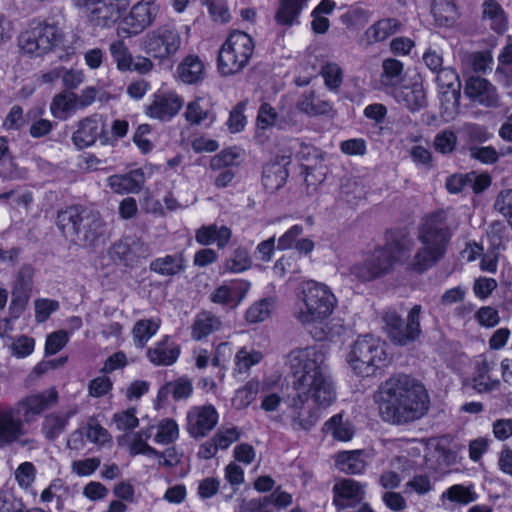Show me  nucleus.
<instances>
[{
    "label": "nucleus",
    "mask_w": 512,
    "mask_h": 512,
    "mask_svg": "<svg viewBox=\"0 0 512 512\" xmlns=\"http://www.w3.org/2000/svg\"><path fill=\"white\" fill-rule=\"evenodd\" d=\"M321 348L310 346L292 350L287 365L296 391L291 401V426L295 431L311 430L320 418L319 408L336 400V389Z\"/></svg>",
    "instance_id": "nucleus-1"
},
{
    "label": "nucleus",
    "mask_w": 512,
    "mask_h": 512,
    "mask_svg": "<svg viewBox=\"0 0 512 512\" xmlns=\"http://www.w3.org/2000/svg\"><path fill=\"white\" fill-rule=\"evenodd\" d=\"M378 398L383 418L398 425L422 418L430 403L425 388L406 374L393 375L383 382Z\"/></svg>",
    "instance_id": "nucleus-2"
},
{
    "label": "nucleus",
    "mask_w": 512,
    "mask_h": 512,
    "mask_svg": "<svg viewBox=\"0 0 512 512\" xmlns=\"http://www.w3.org/2000/svg\"><path fill=\"white\" fill-rule=\"evenodd\" d=\"M452 238L448 214L443 210L434 211L422 218L418 239L422 243L410 263V269L423 273L434 266L446 254Z\"/></svg>",
    "instance_id": "nucleus-3"
},
{
    "label": "nucleus",
    "mask_w": 512,
    "mask_h": 512,
    "mask_svg": "<svg viewBox=\"0 0 512 512\" xmlns=\"http://www.w3.org/2000/svg\"><path fill=\"white\" fill-rule=\"evenodd\" d=\"M57 227L66 238L83 247H95L104 241L106 228L99 212L69 206L58 212Z\"/></svg>",
    "instance_id": "nucleus-4"
},
{
    "label": "nucleus",
    "mask_w": 512,
    "mask_h": 512,
    "mask_svg": "<svg viewBox=\"0 0 512 512\" xmlns=\"http://www.w3.org/2000/svg\"><path fill=\"white\" fill-rule=\"evenodd\" d=\"M301 305L296 318L302 324L322 322L327 319L336 306V297L325 284L313 280L301 285Z\"/></svg>",
    "instance_id": "nucleus-5"
},
{
    "label": "nucleus",
    "mask_w": 512,
    "mask_h": 512,
    "mask_svg": "<svg viewBox=\"0 0 512 512\" xmlns=\"http://www.w3.org/2000/svg\"><path fill=\"white\" fill-rule=\"evenodd\" d=\"M409 249L398 241L376 248L363 262L350 267V274L359 281L367 282L389 273L395 263L406 259Z\"/></svg>",
    "instance_id": "nucleus-6"
},
{
    "label": "nucleus",
    "mask_w": 512,
    "mask_h": 512,
    "mask_svg": "<svg viewBox=\"0 0 512 512\" xmlns=\"http://www.w3.org/2000/svg\"><path fill=\"white\" fill-rule=\"evenodd\" d=\"M348 363L355 374L369 377L387 363L384 343L370 334L359 336L351 346Z\"/></svg>",
    "instance_id": "nucleus-7"
},
{
    "label": "nucleus",
    "mask_w": 512,
    "mask_h": 512,
    "mask_svg": "<svg viewBox=\"0 0 512 512\" xmlns=\"http://www.w3.org/2000/svg\"><path fill=\"white\" fill-rule=\"evenodd\" d=\"M254 50L250 35L242 31L232 32L218 54V69L223 76L236 74L248 64Z\"/></svg>",
    "instance_id": "nucleus-8"
},
{
    "label": "nucleus",
    "mask_w": 512,
    "mask_h": 512,
    "mask_svg": "<svg viewBox=\"0 0 512 512\" xmlns=\"http://www.w3.org/2000/svg\"><path fill=\"white\" fill-rule=\"evenodd\" d=\"M421 305H414L404 322L401 315L393 308H387L382 314L384 330L389 339L397 345L406 346L416 341L421 333Z\"/></svg>",
    "instance_id": "nucleus-9"
},
{
    "label": "nucleus",
    "mask_w": 512,
    "mask_h": 512,
    "mask_svg": "<svg viewBox=\"0 0 512 512\" xmlns=\"http://www.w3.org/2000/svg\"><path fill=\"white\" fill-rule=\"evenodd\" d=\"M63 40L61 30L54 24L37 23L18 36L20 50L33 57H42L59 46Z\"/></svg>",
    "instance_id": "nucleus-10"
},
{
    "label": "nucleus",
    "mask_w": 512,
    "mask_h": 512,
    "mask_svg": "<svg viewBox=\"0 0 512 512\" xmlns=\"http://www.w3.org/2000/svg\"><path fill=\"white\" fill-rule=\"evenodd\" d=\"M182 39L173 23H166L148 32L142 41L146 54L164 60L175 55L180 49Z\"/></svg>",
    "instance_id": "nucleus-11"
},
{
    "label": "nucleus",
    "mask_w": 512,
    "mask_h": 512,
    "mask_svg": "<svg viewBox=\"0 0 512 512\" xmlns=\"http://www.w3.org/2000/svg\"><path fill=\"white\" fill-rule=\"evenodd\" d=\"M25 421L13 406L0 410V449L18 444L21 447L30 446L32 439L24 438L26 434Z\"/></svg>",
    "instance_id": "nucleus-12"
},
{
    "label": "nucleus",
    "mask_w": 512,
    "mask_h": 512,
    "mask_svg": "<svg viewBox=\"0 0 512 512\" xmlns=\"http://www.w3.org/2000/svg\"><path fill=\"white\" fill-rule=\"evenodd\" d=\"M464 93L472 102L485 108H499L501 98L495 85L480 76L466 80Z\"/></svg>",
    "instance_id": "nucleus-13"
},
{
    "label": "nucleus",
    "mask_w": 512,
    "mask_h": 512,
    "mask_svg": "<svg viewBox=\"0 0 512 512\" xmlns=\"http://www.w3.org/2000/svg\"><path fill=\"white\" fill-rule=\"evenodd\" d=\"M58 400V393L54 388L49 390L31 394L13 405L18 414L22 417L26 424L34 421L36 415H40L47 408L55 405Z\"/></svg>",
    "instance_id": "nucleus-14"
},
{
    "label": "nucleus",
    "mask_w": 512,
    "mask_h": 512,
    "mask_svg": "<svg viewBox=\"0 0 512 512\" xmlns=\"http://www.w3.org/2000/svg\"><path fill=\"white\" fill-rule=\"evenodd\" d=\"M128 5L129 0H98L89 8V22L94 27L109 28L120 19Z\"/></svg>",
    "instance_id": "nucleus-15"
},
{
    "label": "nucleus",
    "mask_w": 512,
    "mask_h": 512,
    "mask_svg": "<svg viewBox=\"0 0 512 512\" xmlns=\"http://www.w3.org/2000/svg\"><path fill=\"white\" fill-rule=\"evenodd\" d=\"M159 13V5L156 0H141L130 10L124 18V24L128 27V33L137 35L150 27Z\"/></svg>",
    "instance_id": "nucleus-16"
},
{
    "label": "nucleus",
    "mask_w": 512,
    "mask_h": 512,
    "mask_svg": "<svg viewBox=\"0 0 512 512\" xmlns=\"http://www.w3.org/2000/svg\"><path fill=\"white\" fill-rule=\"evenodd\" d=\"M98 138L102 144H107L109 141L105 131V124L97 115L81 120L78 124V129L72 135V141L79 149L93 145Z\"/></svg>",
    "instance_id": "nucleus-17"
},
{
    "label": "nucleus",
    "mask_w": 512,
    "mask_h": 512,
    "mask_svg": "<svg viewBox=\"0 0 512 512\" xmlns=\"http://www.w3.org/2000/svg\"><path fill=\"white\" fill-rule=\"evenodd\" d=\"M150 247L137 237H126L114 243L110 255L126 266H133L141 258L150 255Z\"/></svg>",
    "instance_id": "nucleus-18"
},
{
    "label": "nucleus",
    "mask_w": 512,
    "mask_h": 512,
    "mask_svg": "<svg viewBox=\"0 0 512 512\" xmlns=\"http://www.w3.org/2000/svg\"><path fill=\"white\" fill-rule=\"evenodd\" d=\"M187 421V431L191 437H204L216 426L218 413L212 405L197 407L188 414Z\"/></svg>",
    "instance_id": "nucleus-19"
},
{
    "label": "nucleus",
    "mask_w": 512,
    "mask_h": 512,
    "mask_svg": "<svg viewBox=\"0 0 512 512\" xmlns=\"http://www.w3.org/2000/svg\"><path fill=\"white\" fill-rule=\"evenodd\" d=\"M182 105V99L176 94L159 95L147 106L146 113L154 119L161 121L170 120L180 111Z\"/></svg>",
    "instance_id": "nucleus-20"
},
{
    "label": "nucleus",
    "mask_w": 512,
    "mask_h": 512,
    "mask_svg": "<svg viewBox=\"0 0 512 512\" xmlns=\"http://www.w3.org/2000/svg\"><path fill=\"white\" fill-rule=\"evenodd\" d=\"M335 493L334 504L341 509L352 503H359L364 499L365 486L352 479H343L333 487Z\"/></svg>",
    "instance_id": "nucleus-21"
},
{
    "label": "nucleus",
    "mask_w": 512,
    "mask_h": 512,
    "mask_svg": "<svg viewBox=\"0 0 512 512\" xmlns=\"http://www.w3.org/2000/svg\"><path fill=\"white\" fill-rule=\"evenodd\" d=\"M394 97L412 113L425 108L428 104L426 91L421 83L399 88L394 92Z\"/></svg>",
    "instance_id": "nucleus-22"
},
{
    "label": "nucleus",
    "mask_w": 512,
    "mask_h": 512,
    "mask_svg": "<svg viewBox=\"0 0 512 512\" xmlns=\"http://www.w3.org/2000/svg\"><path fill=\"white\" fill-rule=\"evenodd\" d=\"M403 81V63L394 58H387L382 63V73L380 75L378 90L386 93L397 91Z\"/></svg>",
    "instance_id": "nucleus-23"
},
{
    "label": "nucleus",
    "mask_w": 512,
    "mask_h": 512,
    "mask_svg": "<svg viewBox=\"0 0 512 512\" xmlns=\"http://www.w3.org/2000/svg\"><path fill=\"white\" fill-rule=\"evenodd\" d=\"M180 355V347L168 336L147 350L148 359L156 366H170Z\"/></svg>",
    "instance_id": "nucleus-24"
},
{
    "label": "nucleus",
    "mask_w": 512,
    "mask_h": 512,
    "mask_svg": "<svg viewBox=\"0 0 512 512\" xmlns=\"http://www.w3.org/2000/svg\"><path fill=\"white\" fill-rule=\"evenodd\" d=\"M144 184V174L141 170H133L124 175H112L108 185L118 194L138 193Z\"/></svg>",
    "instance_id": "nucleus-25"
},
{
    "label": "nucleus",
    "mask_w": 512,
    "mask_h": 512,
    "mask_svg": "<svg viewBox=\"0 0 512 512\" xmlns=\"http://www.w3.org/2000/svg\"><path fill=\"white\" fill-rule=\"evenodd\" d=\"M308 0H279L275 13V21L282 26H292L298 23V18Z\"/></svg>",
    "instance_id": "nucleus-26"
},
{
    "label": "nucleus",
    "mask_w": 512,
    "mask_h": 512,
    "mask_svg": "<svg viewBox=\"0 0 512 512\" xmlns=\"http://www.w3.org/2000/svg\"><path fill=\"white\" fill-rule=\"evenodd\" d=\"M287 177L285 164L270 162L263 168L262 183L267 191L274 192L285 184Z\"/></svg>",
    "instance_id": "nucleus-27"
},
{
    "label": "nucleus",
    "mask_w": 512,
    "mask_h": 512,
    "mask_svg": "<svg viewBox=\"0 0 512 512\" xmlns=\"http://www.w3.org/2000/svg\"><path fill=\"white\" fill-rule=\"evenodd\" d=\"M493 367L494 363L489 362L487 359H482L477 363L476 375L473 378V388L477 392H491L499 388L500 381L498 379H492L489 375Z\"/></svg>",
    "instance_id": "nucleus-28"
},
{
    "label": "nucleus",
    "mask_w": 512,
    "mask_h": 512,
    "mask_svg": "<svg viewBox=\"0 0 512 512\" xmlns=\"http://www.w3.org/2000/svg\"><path fill=\"white\" fill-rule=\"evenodd\" d=\"M297 109L308 116L326 115L332 111V105L316 97L314 91L304 92L297 102Z\"/></svg>",
    "instance_id": "nucleus-29"
},
{
    "label": "nucleus",
    "mask_w": 512,
    "mask_h": 512,
    "mask_svg": "<svg viewBox=\"0 0 512 512\" xmlns=\"http://www.w3.org/2000/svg\"><path fill=\"white\" fill-rule=\"evenodd\" d=\"M184 259L179 253L153 260L149 269L161 276H174L184 270Z\"/></svg>",
    "instance_id": "nucleus-30"
},
{
    "label": "nucleus",
    "mask_w": 512,
    "mask_h": 512,
    "mask_svg": "<svg viewBox=\"0 0 512 512\" xmlns=\"http://www.w3.org/2000/svg\"><path fill=\"white\" fill-rule=\"evenodd\" d=\"M178 73L184 83H197L203 79L204 64L198 56L189 55L178 66Z\"/></svg>",
    "instance_id": "nucleus-31"
},
{
    "label": "nucleus",
    "mask_w": 512,
    "mask_h": 512,
    "mask_svg": "<svg viewBox=\"0 0 512 512\" xmlns=\"http://www.w3.org/2000/svg\"><path fill=\"white\" fill-rule=\"evenodd\" d=\"M482 18L490 20V27L498 34L507 29V19L504 10L496 0H485L482 5Z\"/></svg>",
    "instance_id": "nucleus-32"
},
{
    "label": "nucleus",
    "mask_w": 512,
    "mask_h": 512,
    "mask_svg": "<svg viewBox=\"0 0 512 512\" xmlns=\"http://www.w3.org/2000/svg\"><path fill=\"white\" fill-rule=\"evenodd\" d=\"M461 90L440 91V117L445 122L454 120L460 111Z\"/></svg>",
    "instance_id": "nucleus-33"
},
{
    "label": "nucleus",
    "mask_w": 512,
    "mask_h": 512,
    "mask_svg": "<svg viewBox=\"0 0 512 512\" xmlns=\"http://www.w3.org/2000/svg\"><path fill=\"white\" fill-rule=\"evenodd\" d=\"M193 391V386L188 378L181 377L175 381L168 382L158 391V399L166 400L172 394L174 400L187 399Z\"/></svg>",
    "instance_id": "nucleus-34"
},
{
    "label": "nucleus",
    "mask_w": 512,
    "mask_h": 512,
    "mask_svg": "<svg viewBox=\"0 0 512 512\" xmlns=\"http://www.w3.org/2000/svg\"><path fill=\"white\" fill-rule=\"evenodd\" d=\"M431 12L436 23L440 26L453 24L458 16L457 8L453 0H433Z\"/></svg>",
    "instance_id": "nucleus-35"
},
{
    "label": "nucleus",
    "mask_w": 512,
    "mask_h": 512,
    "mask_svg": "<svg viewBox=\"0 0 512 512\" xmlns=\"http://www.w3.org/2000/svg\"><path fill=\"white\" fill-rule=\"evenodd\" d=\"M221 326V321L218 317L210 312H201L196 316L192 325V337L195 340H201L207 337L212 332L218 330Z\"/></svg>",
    "instance_id": "nucleus-36"
},
{
    "label": "nucleus",
    "mask_w": 512,
    "mask_h": 512,
    "mask_svg": "<svg viewBox=\"0 0 512 512\" xmlns=\"http://www.w3.org/2000/svg\"><path fill=\"white\" fill-rule=\"evenodd\" d=\"M77 106V95L73 92H62L54 96L50 110L54 117L66 119Z\"/></svg>",
    "instance_id": "nucleus-37"
},
{
    "label": "nucleus",
    "mask_w": 512,
    "mask_h": 512,
    "mask_svg": "<svg viewBox=\"0 0 512 512\" xmlns=\"http://www.w3.org/2000/svg\"><path fill=\"white\" fill-rule=\"evenodd\" d=\"M361 456L360 451H343L339 453L336 464L346 474H358L365 468V462Z\"/></svg>",
    "instance_id": "nucleus-38"
},
{
    "label": "nucleus",
    "mask_w": 512,
    "mask_h": 512,
    "mask_svg": "<svg viewBox=\"0 0 512 512\" xmlns=\"http://www.w3.org/2000/svg\"><path fill=\"white\" fill-rule=\"evenodd\" d=\"M401 26L402 24L399 20L395 18H385L372 25L369 28L368 33L371 34L374 41H384L391 35L398 32Z\"/></svg>",
    "instance_id": "nucleus-39"
},
{
    "label": "nucleus",
    "mask_w": 512,
    "mask_h": 512,
    "mask_svg": "<svg viewBox=\"0 0 512 512\" xmlns=\"http://www.w3.org/2000/svg\"><path fill=\"white\" fill-rule=\"evenodd\" d=\"M71 415H73V412L63 416L54 413L47 415L42 424V430L46 438L53 440L58 437L65 430Z\"/></svg>",
    "instance_id": "nucleus-40"
},
{
    "label": "nucleus",
    "mask_w": 512,
    "mask_h": 512,
    "mask_svg": "<svg viewBox=\"0 0 512 512\" xmlns=\"http://www.w3.org/2000/svg\"><path fill=\"white\" fill-rule=\"evenodd\" d=\"M341 414L331 417L325 424L323 430L330 432L337 440L348 441L353 436V429L348 422H343Z\"/></svg>",
    "instance_id": "nucleus-41"
},
{
    "label": "nucleus",
    "mask_w": 512,
    "mask_h": 512,
    "mask_svg": "<svg viewBox=\"0 0 512 512\" xmlns=\"http://www.w3.org/2000/svg\"><path fill=\"white\" fill-rule=\"evenodd\" d=\"M158 329L159 323L154 320L144 319L137 321L133 327L135 345L143 348L147 341L156 334Z\"/></svg>",
    "instance_id": "nucleus-42"
},
{
    "label": "nucleus",
    "mask_w": 512,
    "mask_h": 512,
    "mask_svg": "<svg viewBox=\"0 0 512 512\" xmlns=\"http://www.w3.org/2000/svg\"><path fill=\"white\" fill-rule=\"evenodd\" d=\"M200 98L188 103L184 113L185 119L192 125H200L205 120L212 122L214 116L210 113L207 107L202 105Z\"/></svg>",
    "instance_id": "nucleus-43"
},
{
    "label": "nucleus",
    "mask_w": 512,
    "mask_h": 512,
    "mask_svg": "<svg viewBox=\"0 0 512 512\" xmlns=\"http://www.w3.org/2000/svg\"><path fill=\"white\" fill-rule=\"evenodd\" d=\"M178 436L177 423L173 419L165 418L158 423L154 440L156 443L167 445L174 442Z\"/></svg>",
    "instance_id": "nucleus-44"
},
{
    "label": "nucleus",
    "mask_w": 512,
    "mask_h": 512,
    "mask_svg": "<svg viewBox=\"0 0 512 512\" xmlns=\"http://www.w3.org/2000/svg\"><path fill=\"white\" fill-rule=\"evenodd\" d=\"M259 391V383L257 381H249L246 385L236 391L233 399L234 405L238 409H243L249 406L256 398Z\"/></svg>",
    "instance_id": "nucleus-45"
},
{
    "label": "nucleus",
    "mask_w": 512,
    "mask_h": 512,
    "mask_svg": "<svg viewBox=\"0 0 512 512\" xmlns=\"http://www.w3.org/2000/svg\"><path fill=\"white\" fill-rule=\"evenodd\" d=\"M442 498H447L452 502H457L462 505H467L476 500L477 495L470 489L463 485L456 484L448 488L443 494Z\"/></svg>",
    "instance_id": "nucleus-46"
},
{
    "label": "nucleus",
    "mask_w": 512,
    "mask_h": 512,
    "mask_svg": "<svg viewBox=\"0 0 512 512\" xmlns=\"http://www.w3.org/2000/svg\"><path fill=\"white\" fill-rule=\"evenodd\" d=\"M436 82L440 91L461 90V82L459 75L454 69L450 67L440 69L437 72Z\"/></svg>",
    "instance_id": "nucleus-47"
},
{
    "label": "nucleus",
    "mask_w": 512,
    "mask_h": 512,
    "mask_svg": "<svg viewBox=\"0 0 512 512\" xmlns=\"http://www.w3.org/2000/svg\"><path fill=\"white\" fill-rule=\"evenodd\" d=\"M110 53L121 71H128L131 64L132 55L123 41L117 40L110 44Z\"/></svg>",
    "instance_id": "nucleus-48"
},
{
    "label": "nucleus",
    "mask_w": 512,
    "mask_h": 512,
    "mask_svg": "<svg viewBox=\"0 0 512 512\" xmlns=\"http://www.w3.org/2000/svg\"><path fill=\"white\" fill-rule=\"evenodd\" d=\"M250 258L246 249L237 248L225 263V271L239 273L250 267Z\"/></svg>",
    "instance_id": "nucleus-49"
},
{
    "label": "nucleus",
    "mask_w": 512,
    "mask_h": 512,
    "mask_svg": "<svg viewBox=\"0 0 512 512\" xmlns=\"http://www.w3.org/2000/svg\"><path fill=\"white\" fill-rule=\"evenodd\" d=\"M272 302L268 299L253 304L246 311V320L250 323H258L266 320L271 313Z\"/></svg>",
    "instance_id": "nucleus-50"
},
{
    "label": "nucleus",
    "mask_w": 512,
    "mask_h": 512,
    "mask_svg": "<svg viewBox=\"0 0 512 512\" xmlns=\"http://www.w3.org/2000/svg\"><path fill=\"white\" fill-rule=\"evenodd\" d=\"M469 155L472 159L483 164H494L499 159V154L492 146L471 145L468 148Z\"/></svg>",
    "instance_id": "nucleus-51"
},
{
    "label": "nucleus",
    "mask_w": 512,
    "mask_h": 512,
    "mask_svg": "<svg viewBox=\"0 0 512 512\" xmlns=\"http://www.w3.org/2000/svg\"><path fill=\"white\" fill-rule=\"evenodd\" d=\"M457 143V136L453 131L445 130L439 132L434 138V148L437 152L448 154L454 151Z\"/></svg>",
    "instance_id": "nucleus-52"
},
{
    "label": "nucleus",
    "mask_w": 512,
    "mask_h": 512,
    "mask_svg": "<svg viewBox=\"0 0 512 512\" xmlns=\"http://www.w3.org/2000/svg\"><path fill=\"white\" fill-rule=\"evenodd\" d=\"M0 178L5 181L20 180L25 178V172L17 167L12 157L7 156L0 160Z\"/></svg>",
    "instance_id": "nucleus-53"
},
{
    "label": "nucleus",
    "mask_w": 512,
    "mask_h": 512,
    "mask_svg": "<svg viewBox=\"0 0 512 512\" xmlns=\"http://www.w3.org/2000/svg\"><path fill=\"white\" fill-rule=\"evenodd\" d=\"M318 163L313 164H302L304 168L305 174V182L307 186L316 187L318 184L322 183L325 180L326 176V167L322 164L319 166Z\"/></svg>",
    "instance_id": "nucleus-54"
},
{
    "label": "nucleus",
    "mask_w": 512,
    "mask_h": 512,
    "mask_svg": "<svg viewBox=\"0 0 512 512\" xmlns=\"http://www.w3.org/2000/svg\"><path fill=\"white\" fill-rule=\"evenodd\" d=\"M325 84L330 89L338 88L342 83V70L335 63H327L321 69Z\"/></svg>",
    "instance_id": "nucleus-55"
},
{
    "label": "nucleus",
    "mask_w": 512,
    "mask_h": 512,
    "mask_svg": "<svg viewBox=\"0 0 512 512\" xmlns=\"http://www.w3.org/2000/svg\"><path fill=\"white\" fill-rule=\"evenodd\" d=\"M494 207L512 226V189L501 191L496 198Z\"/></svg>",
    "instance_id": "nucleus-56"
},
{
    "label": "nucleus",
    "mask_w": 512,
    "mask_h": 512,
    "mask_svg": "<svg viewBox=\"0 0 512 512\" xmlns=\"http://www.w3.org/2000/svg\"><path fill=\"white\" fill-rule=\"evenodd\" d=\"M236 365L239 372L247 371L251 366L260 362L262 354L257 351H248L246 348L240 349L236 354Z\"/></svg>",
    "instance_id": "nucleus-57"
},
{
    "label": "nucleus",
    "mask_w": 512,
    "mask_h": 512,
    "mask_svg": "<svg viewBox=\"0 0 512 512\" xmlns=\"http://www.w3.org/2000/svg\"><path fill=\"white\" fill-rule=\"evenodd\" d=\"M135 414V408H130L126 411L116 413L114 415V422L117 428L121 431H127L136 428L139 424V421Z\"/></svg>",
    "instance_id": "nucleus-58"
},
{
    "label": "nucleus",
    "mask_w": 512,
    "mask_h": 512,
    "mask_svg": "<svg viewBox=\"0 0 512 512\" xmlns=\"http://www.w3.org/2000/svg\"><path fill=\"white\" fill-rule=\"evenodd\" d=\"M68 334L65 331H57L47 337L45 343V352L47 355L58 353L67 343Z\"/></svg>",
    "instance_id": "nucleus-59"
},
{
    "label": "nucleus",
    "mask_w": 512,
    "mask_h": 512,
    "mask_svg": "<svg viewBox=\"0 0 512 512\" xmlns=\"http://www.w3.org/2000/svg\"><path fill=\"white\" fill-rule=\"evenodd\" d=\"M59 308V303L55 300L39 299L35 301V318L37 322L46 321L50 314Z\"/></svg>",
    "instance_id": "nucleus-60"
},
{
    "label": "nucleus",
    "mask_w": 512,
    "mask_h": 512,
    "mask_svg": "<svg viewBox=\"0 0 512 512\" xmlns=\"http://www.w3.org/2000/svg\"><path fill=\"white\" fill-rule=\"evenodd\" d=\"M112 389V381L107 376H99L89 382L88 391L92 397H102Z\"/></svg>",
    "instance_id": "nucleus-61"
},
{
    "label": "nucleus",
    "mask_w": 512,
    "mask_h": 512,
    "mask_svg": "<svg viewBox=\"0 0 512 512\" xmlns=\"http://www.w3.org/2000/svg\"><path fill=\"white\" fill-rule=\"evenodd\" d=\"M54 74L55 77L62 79V83L67 89H76L83 82V73L79 70L61 68L60 71Z\"/></svg>",
    "instance_id": "nucleus-62"
},
{
    "label": "nucleus",
    "mask_w": 512,
    "mask_h": 512,
    "mask_svg": "<svg viewBox=\"0 0 512 512\" xmlns=\"http://www.w3.org/2000/svg\"><path fill=\"white\" fill-rule=\"evenodd\" d=\"M86 437L93 443L103 444L108 441L109 434L95 419L91 418L87 423Z\"/></svg>",
    "instance_id": "nucleus-63"
},
{
    "label": "nucleus",
    "mask_w": 512,
    "mask_h": 512,
    "mask_svg": "<svg viewBox=\"0 0 512 512\" xmlns=\"http://www.w3.org/2000/svg\"><path fill=\"white\" fill-rule=\"evenodd\" d=\"M475 318L480 325L488 328L494 327L500 322L498 311L490 306L481 307L477 311Z\"/></svg>",
    "instance_id": "nucleus-64"
}]
</instances>
